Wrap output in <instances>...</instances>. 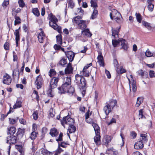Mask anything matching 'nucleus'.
<instances>
[{
    "instance_id": "1",
    "label": "nucleus",
    "mask_w": 155,
    "mask_h": 155,
    "mask_svg": "<svg viewBox=\"0 0 155 155\" xmlns=\"http://www.w3.org/2000/svg\"><path fill=\"white\" fill-rule=\"evenodd\" d=\"M75 82L77 84L81 90H83L82 92V94L83 95L85 92L84 90L86 88V81L84 77L78 74L75 75Z\"/></svg>"
},
{
    "instance_id": "2",
    "label": "nucleus",
    "mask_w": 155,
    "mask_h": 155,
    "mask_svg": "<svg viewBox=\"0 0 155 155\" xmlns=\"http://www.w3.org/2000/svg\"><path fill=\"white\" fill-rule=\"evenodd\" d=\"M49 25L54 30H57L59 33H61V28L58 25L57 23L58 21V19L55 16L53 15L52 13L50 15Z\"/></svg>"
},
{
    "instance_id": "3",
    "label": "nucleus",
    "mask_w": 155,
    "mask_h": 155,
    "mask_svg": "<svg viewBox=\"0 0 155 155\" xmlns=\"http://www.w3.org/2000/svg\"><path fill=\"white\" fill-rule=\"evenodd\" d=\"M74 20L78 25V28L81 30L85 29L89 22L88 21L82 20L81 17L79 16L75 17Z\"/></svg>"
},
{
    "instance_id": "4",
    "label": "nucleus",
    "mask_w": 155,
    "mask_h": 155,
    "mask_svg": "<svg viewBox=\"0 0 155 155\" xmlns=\"http://www.w3.org/2000/svg\"><path fill=\"white\" fill-rule=\"evenodd\" d=\"M117 104V101L113 99L110 100L109 102L106 103V104L104 108V110L106 115L111 112Z\"/></svg>"
},
{
    "instance_id": "5",
    "label": "nucleus",
    "mask_w": 155,
    "mask_h": 155,
    "mask_svg": "<svg viewBox=\"0 0 155 155\" xmlns=\"http://www.w3.org/2000/svg\"><path fill=\"white\" fill-rule=\"evenodd\" d=\"M110 18L113 20V19L119 23H120L122 22V17L121 14L117 10L115 9H113L111 12L110 13Z\"/></svg>"
},
{
    "instance_id": "6",
    "label": "nucleus",
    "mask_w": 155,
    "mask_h": 155,
    "mask_svg": "<svg viewBox=\"0 0 155 155\" xmlns=\"http://www.w3.org/2000/svg\"><path fill=\"white\" fill-rule=\"evenodd\" d=\"M61 125L65 128V124H68L70 125L72 124H74V120L71 118L70 116L68 115L64 117L62 120H61Z\"/></svg>"
},
{
    "instance_id": "7",
    "label": "nucleus",
    "mask_w": 155,
    "mask_h": 155,
    "mask_svg": "<svg viewBox=\"0 0 155 155\" xmlns=\"http://www.w3.org/2000/svg\"><path fill=\"white\" fill-rule=\"evenodd\" d=\"M60 76L58 75L57 77H53L50 81V87L48 90L50 93H51L52 89L56 88L58 82L60 79Z\"/></svg>"
},
{
    "instance_id": "8",
    "label": "nucleus",
    "mask_w": 155,
    "mask_h": 155,
    "mask_svg": "<svg viewBox=\"0 0 155 155\" xmlns=\"http://www.w3.org/2000/svg\"><path fill=\"white\" fill-rule=\"evenodd\" d=\"M71 84H62L61 87L58 88V93L60 94H65L68 91V89L71 87Z\"/></svg>"
},
{
    "instance_id": "9",
    "label": "nucleus",
    "mask_w": 155,
    "mask_h": 155,
    "mask_svg": "<svg viewBox=\"0 0 155 155\" xmlns=\"http://www.w3.org/2000/svg\"><path fill=\"white\" fill-rule=\"evenodd\" d=\"M18 137L14 135H9L6 138V143L10 145L14 144L18 141Z\"/></svg>"
},
{
    "instance_id": "10",
    "label": "nucleus",
    "mask_w": 155,
    "mask_h": 155,
    "mask_svg": "<svg viewBox=\"0 0 155 155\" xmlns=\"http://www.w3.org/2000/svg\"><path fill=\"white\" fill-rule=\"evenodd\" d=\"M43 82V79L41 76L38 75L36 77L35 84L36 85L38 89L41 87Z\"/></svg>"
},
{
    "instance_id": "11",
    "label": "nucleus",
    "mask_w": 155,
    "mask_h": 155,
    "mask_svg": "<svg viewBox=\"0 0 155 155\" xmlns=\"http://www.w3.org/2000/svg\"><path fill=\"white\" fill-rule=\"evenodd\" d=\"M63 134L61 133L59 135L58 138H56V140L58 143V146L59 147H62L63 148H65L66 146L67 143L64 142H61V143H59V141L62 140Z\"/></svg>"
},
{
    "instance_id": "12",
    "label": "nucleus",
    "mask_w": 155,
    "mask_h": 155,
    "mask_svg": "<svg viewBox=\"0 0 155 155\" xmlns=\"http://www.w3.org/2000/svg\"><path fill=\"white\" fill-rule=\"evenodd\" d=\"M12 81V78L8 74L6 73L4 75L3 80V84L9 85L11 84Z\"/></svg>"
},
{
    "instance_id": "13",
    "label": "nucleus",
    "mask_w": 155,
    "mask_h": 155,
    "mask_svg": "<svg viewBox=\"0 0 155 155\" xmlns=\"http://www.w3.org/2000/svg\"><path fill=\"white\" fill-rule=\"evenodd\" d=\"M73 68L71 64L69 63L64 70V73L66 75L73 73Z\"/></svg>"
},
{
    "instance_id": "14",
    "label": "nucleus",
    "mask_w": 155,
    "mask_h": 155,
    "mask_svg": "<svg viewBox=\"0 0 155 155\" xmlns=\"http://www.w3.org/2000/svg\"><path fill=\"white\" fill-rule=\"evenodd\" d=\"M65 55L68 58L70 62H72L74 60L75 54L72 51H68L65 52Z\"/></svg>"
},
{
    "instance_id": "15",
    "label": "nucleus",
    "mask_w": 155,
    "mask_h": 155,
    "mask_svg": "<svg viewBox=\"0 0 155 155\" xmlns=\"http://www.w3.org/2000/svg\"><path fill=\"white\" fill-rule=\"evenodd\" d=\"M37 37L39 42L40 43H43L45 38L44 31H41L39 33Z\"/></svg>"
},
{
    "instance_id": "16",
    "label": "nucleus",
    "mask_w": 155,
    "mask_h": 155,
    "mask_svg": "<svg viewBox=\"0 0 155 155\" xmlns=\"http://www.w3.org/2000/svg\"><path fill=\"white\" fill-rule=\"evenodd\" d=\"M16 130V129L15 127L12 126L8 127L7 128V134L8 135H13L15 133Z\"/></svg>"
},
{
    "instance_id": "17",
    "label": "nucleus",
    "mask_w": 155,
    "mask_h": 155,
    "mask_svg": "<svg viewBox=\"0 0 155 155\" xmlns=\"http://www.w3.org/2000/svg\"><path fill=\"white\" fill-rule=\"evenodd\" d=\"M59 133V131L57 129L54 127H53L50 129L49 134L52 137H57Z\"/></svg>"
},
{
    "instance_id": "18",
    "label": "nucleus",
    "mask_w": 155,
    "mask_h": 155,
    "mask_svg": "<svg viewBox=\"0 0 155 155\" xmlns=\"http://www.w3.org/2000/svg\"><path fill=\"white\" fill-rule=\"evenodd\" d=\"M120 40L121 42V49H123L124 50L127 51L128 48V46L127 44L126 43V41L122 38Z\"/></svg>"
},
{
    "instance_id": "19",
    "label": "nucleus",
    "mask_w": 155,
    "mask_h": 155,
    "mask_svg": "<svg viewBox=\"0 0 155 155\" xmlns=\"http://www.w3.org/2000/svg\"><path fill=\"white\" fill-rule=\"evenodd\" d=\"M95 134L96 136L94 137V141L97 145H100L101 144L100 132Z\"/></svg>"
},
{
    "instance_id": "20",
    "label": "nucleus",
    "mask_w": 155,
    "mask_h": 155,
    "mask_svg": "<svg viewBox=\"0 0 155 155\" xmlns=\"http://www.w3.org/2000/svg\"><path fill=\"white\" fill-rule=\"evenodd\" d=\"M143 143L141 141H137L134 145V148L137 150L143 148Z\"/></svg>"
},
{
    "instance_id": "21",
    "label": "nucleus",
    "mask_w": 155,
    "mask_h": 155,
    "mask_svg": "<svg viewBox=\"0 0 155 155\" xmlns=\"http://www.w3.org/2000/svg\"><path fill=\"white\" fill-rule=\"evenodd\" d=\"M112 139L111 137L108 135H105L103 141L104 142V145L107 146L108 143L110 142Z\"/></svg>"
},
{
    "instance_id": "22",
    "label": "nucleus",
    "mask_w": 155,
    "mask_h": 155,
    "mask_svg": "<svg viewBox=\"0 0 155 155\" xmlns=\"http://www.w3.org/2000/svg\"><path fill=\"white\" fill-rule=\"evenodd\" d=\"M97 59H98L97 62L101 66H104V62L103 60V58L102 55V53H100V54L98 55Z\"/></svg>"
},
{
    "instance_id": "23",
    "label": "nucleus",
    "mask_w": 155,
    "mask_h": 155,
    "mask_svg": "<svg viewBox=\"0 0 155 155\" xmlns=\"http://www.w3.org/2000/svg\"><path fill=\"white\" fill-rule=\"evenodd\" d=\"M14 35L15 36L16 44V46L18 45V42L20 40V33L18 29H16L15 30V31L14 32Z\"/></svg>"
},
{
    "instance_id": "24",
    "label": "nucleus",
    "mask_w": 155,
    "mask_h": 155,
    "mask_svg": "<svg viewBox=\"0 0 155 155\" xmlns=\"http://www.w3.org/2000/svg\"><path fill=\"white\" fill-rule=\"evenodd\" d=\"M81 33L83 35H85L88 37H91L92 35V34L90 32L88 29L87 28L84 29L81 31Z\"/></svg>"
},
{
    "instance_id": "25",
    "label": "nucleus",
    "mask_w": 155,
    "mask_h": 155,
    "mask_svg": "<svg viewBox=\"0 0 155 155\" xmlns=\"http://www.w3.org/2000/svg\"><path fill=\"white\" fill-rule=\"evenodd\" d=\"M25 132V130L24 129H21L19 128L18 129V131L16 134V136L18 137L20 136L22 137Z\"/></svg>"
},
{
    "instance_id": "26",
    "label": "nucleus",
    "mask_w": 155,
    "mask_h": 155,
    "mask_svg": "<svg viewBox=\"0 0 155 155\" xmlns=\"http://www.w3.org/2000/svg\"><path fill=\"white\" fill-rule=\"evenodd\" d=\"M137 73L138 75L140 76L142 78H143L144 76L146 78L148 76V73L145 71H143L142 70H139Z\"/></svg>"
},
{
    "instance_id": "27",
    "label": "nucleus",
    "mask_w": 155,
    "mask_h": 155,
    "mask_svg": "<svg viewBox=\"0 0 155 155\" xmlns=\"http://www.w3.org/2000/svg\"><path fill=\"white\" fill-rule=\"evenodd\" d=\"M122 39V38H119L118 40L116 39H113L112 40V44L114 47H116L118 46L120 44V43L121 42L120 40H121V39Z\"/></svg>"
},
{
    "instance_id": "28",
    "label": "nucleus",
    "mask_w": 155,
    "mask_h": 155,
    "mask_svg": "<svg viewBox=\"0 0 155 155\" xmlns=\"http://www.w3.org/2000/svg\"><path fill=\"white\" fill-rule=\"evenodd\" d=\"M143 143H145L147 141V139L146 134H140V140Z\"/></svg>"
},
{
    "instance_id": "29",
    "label": "nucleus",
    "mask_w": 155,
    "mask_h": 155,
    "mask_svg": "<svg viewBox=\"0 0 155 155\" xmlns=\"http://www.w3.org/2000/svg\"><path fill=\"white\" fill-rule=\"evenodd\" d=\"M16 148L20 153V155H24V150L21 145H16Z\"/></svg>"
},
{
    "instance_id": "30",
    "label": "nucleus",
    "mask_w": 155,
    "mask_h": 155,
    "mask_svg": "<svg viewBox=\"0 0 155 155\" xmlns=\"http://www.w3.org/2000/svg\"><path fill=\"white\" fill-rule=\"evenodd\" d=\"M143 97H138L137 99L136 104H135V107H138L140 104L143 102Z\"/></svg>"
},
{
    "instance_id": "31",
    "label": "nucleus",
    "mask_w": 155,
    "mask_h": 155,
    "mask_svg": "<svg viewBox=\"0 0 155 155\" xmlns=\"http://www.w3.org/2000/svg\"><path fill=\"white\" fill-rule=\"evenodd\" d=\"M71 78L70 77H67L63 78V84H71Z\"/></svg>"
},
{
    "instance_id": "32",
    "label": "nucleus",
    "mask_w": 155,
    "mask_h": 155,
    "mask_svg": "<svg viewBox=\"0 0 155 155\" xmlns=\"http://www.w3.org/2000/svg\"><path fill=\"white\" fill-rule=\"evenodd\" d=\"M76 130V127L73 125V124L69 125L68 130L70 134L74 133Z\"/></svg>"
},
{
    "instance_id": "33",
    "label": "nucleus",
    "mask_w": 155,
    "mask_h": 155,
    "mask_svg": "<svg viewBox=\"0 0 155 155\" xmlns=\"http://www.w3.org/2000/svg\"><path fill=\"white\" fill-rule=\"evenodd\" d=\"M145 55L148 57H154L155 56L154 52H151L149 49H147L145 53Z\"/></svg>"
},
{
    "instance_id": "34",
    "label": "nucleus",
    "mask_w": 155,
    "mask_h": 155,
    "mask_svg": "<svg viewBox=\"0 0 155 155\" xmlns=\"http://www.w3.org/2000/svg\"><path fill=\"white\" fill-rule=\"evenodd\" d=\"M57 42L58 44L61 45L62 43V36L61 35H57L56 36Z\"/></svg>"
},
{
    "instance_id": "35",
    "label": "nucleus",
    "mask_w": 155,
    "mask_h": 155,
    "mask_svg": "<svg viewBox=\"0 0 155 155\" xmlns=\"http://www.w3.org/2000/svg\"><path fill=\"white\" fill-rule=\"evenodd\" d=\"M67 59L64 58H63L60 61L59 64L61 65L64 67L65 65L67 64Z\"/></svg>"
},
{
    "instance_id": "36",
    "label": "nucleus",
    "mask_w": 155,
    "mask_h": 155,
    "mask_svg": "<svg viewBox=\"0 0 155 155\" xmlns=\"http://www.w3.org/2000/svg\"><path fill=\"white\" fill-rule=\"evenodd\" d=\"M21 103L22 102L21 101L17 100L16 101V103L13 106V108L15 109L21 107Z\"/></svg>"
},
{
    "instance_id": "37",
    "label": "nucleus",
    "mask_w": 155,
    "mask_h": 155,
    "mask_svg": "<svg viewBox=\"0 0 155 155\" xmlns=\"http://www.w3.org/2000/svg\"><path fill=\"white\" fill-rule=\"evenodd\" d=\"M116 71L118 74H120L126 72V70L123 68L122 66H120V68H117L116 69Z\"/></svg>"
},
{
    "instance_id": "38",
    "label": "nucleus",
    "mask_w": 155,
    "mask_h": 155,
    "mask_svg": "<svg viewBox=\"0 0 155 155\" xmlns=\"http://www.w3.org/2000/svg\"><path fill=\"white\" fill-rule=\"evenodd\" d=\"M97 14L98 11L97 9L96 8H94L93 12L91 16V18L93 19H94L97 17Z\"/></svg>"
},
{
    "instance_id": "39",
    "label": "nucleus",
    "mask_w": 155,
    "mask_h": 155,
    "mask_svg": "<svg viewBox=\"0 0 155 155\" xmlns=\"http://www.w3.org/2000/svg\"><path fill=\"white\" fill-rule=\"evenodd\" d=\"M92 124V126L94 128L95 133H98V132H100V129L98 125L97 124L93 123Z\"/></svg>"
},
{
    "instance_id": "40",
    "label": "nucleus",
    "mask_w": 155,
    "mask_h": 155,
    "mask_svg": "<svg viewBox=\"0 0 155 155\" xmlns=\"http://www.w3.org/2000/svg\"><path fill=\"white\" fill-rule=\"evenodd\" d=\"M81 74L83 75V76H81L83 77H84L83 76L88 77L89 76L90 73L88 71L86 70H84H84H83L81 72Z\"/></svg>"
},
{
    "instance_id": "41",
    "label": "nucleus",
    "mask_w": 155,
    "mask_h": 155,
    "mask_svg": "<svg viewBox=\"0 0 155 155\" xmlns=\"http://www.w3.org/2000/svg\"><path fill=\"white\" fill-rule=\"evenodd\" d=\"M135 16L137 21L139 23H140L142 19V16L139 13H137V12L135 13Z\"/></svg>"
},
{
    "instance_id": "42",
    "label": "nucleus",
    "mask_w": 155,
    "mask_h": 155,
    "mask_svg": "<svg viewBox=\"0 0 155 155\" xmlns=\"http://www.w3.org/2000/svg\"><path fill=\"white\" fill-rule=\"evenodd\" d=\"M38 133L35 131H32L30 135V138L32 140H34L37 137Z\"/></svg>"
},
{
    "instance_id": "43",
    "label": "nucleus",
    "mask_w": 155,
    "mask_h": 155,
    "mask_svg": "<svg viewBox=\"0 0 155 155\" xmlns=\"http://www.w3.org/2000/svg\"><path fill=\"white\" fill-rule=\"evenodd\" d=\"M97 0H91V6L93 7L94 8H96L98 7L97 4Z\"/></svg>"
},
{
    "instance_id": "44",
    "label": "nucleus",
    "mask_w": 155,
    "mask_h": 155,
    "mask_svg": "<svg viewBox=\"0 0 155 155\" xmlns=\"http://www.w3.org/2000/svg\"><path fill=\"white\" fill-rule=\"evenodd\" d=\"M41 153L43 155H52V153L48 151L46 149H43L41 151Z\"/></svg>"
},
{
    "instance_id": "45",
    "label": "nucleus",
    "mask_w": 155,
    "mask_h": 155,
    "mask_svg": "<svg viewBox=\"0 0 155 155\" xmlns=\"http://www.w3.org/2000/svg\"><path fill=\"white\" fill-rule=\"evenodd\" d=\"M67 2L68 6L70 7L71 8H73L75 5L73 0H67Z\"/></svg>"
},
{
    "instance_id": "46",
    "label": "nucleus",
    "mask_w": 155,
    "mask_h": 155,
    "mask_svg": "<svg viewBox=\"0 0 155 155\" xmlns=\"http://www.w3.org/2000/svg\"><path fill=\"white\" fill-rule=\"evenodd\" d=\"M32 12L37 17L39 16L40 15V13L37 8L33 9Z\"/></svg>"
},
{
    "instance_id": "47",
    "label": "nucleus",
    "mask_w": 155,
    "mask_h": 155,
    "mask_svg": "<svg viewBox=\"0 0 155 155\" xmlns=\"http://www.w3.org/2000/svg\"><path fill=\"white\" fill-rule=\"evenodd\" d=\"M18 119V117H17L15 119L12 118H9V120L10 124H15L17 121Z\"/></svg>"
},
{
    "instance_id": "48",
    "label": "nucleus",
    "mask_w": 155,
    "mask_h": 155,
    "mask_svg": "<svg viewBox=\"0 0 155 155\" xmlns=\"http://www.w3.org/2000/svg\"><path fill=\"white\" fill-rule=\"evenodd\" d=\"M15 21L14 25H16L17 24L21 23V19L19 17L17 16H15Z\"/></svg>"
},
{
    "instance_id": "49",
    "label": "nucleus",
    "mask_w": 155,
    "mask_h": 155,
    "mask_svg": "<svg viewBox=\"0 0 155 155\" xmlns=\"http://www.w3.org/2000/svg\"><path fill=\"white\" fill-rule=\"evenodd\" d=\"M74 92V88L73 87H71H71H70L68 89V91H66V93H69L70 94H72Z\"/></svg>"
},
{
    "instance_id": "50",
    "label": "nucleus",
    "mask_w": 155,
    "mask_h": 155,
    "mask_svg": "<svg viewBox=\"0 0 155 155\" xmlns=\"http://www.w3.org/2000/svg\"><path fill=\"white\" fill-rule=\"evenodd\" d=\"M114 149L113 147L108 148L107 150L106 153L108 154H111L113 153H114L115 152L114 151Z\"/></svg>"
},
{
    "instance_id": "51",
    "label": "nucleus",
    "mask_w": 155,
    "mask_h": 155,
    "mask_svg": "<svg viewBox=\"0 0 155 155\" xmlns=\"http://www.w3.org/2000/svg\"><path fill=\"white\" fill-rule=\"evenodd\" d=\"M17 74H18V78L19 77V71L17 69H14L13 71V73H12V76H13L14 77Z\"/></svg>"
},
{
    "instance_id": "52",
    "label": "nucleus",
    "mask_w": 155,
    "mask_h": 155,
    "mask_svg": "<svg viewBox=\"0 0 155 155\" xmlns=\"http://www.w3.org/2000/svg\"><path fill=\"white\" fill-rule=\"evenodd\" d=\"M64 151V150L61 148L60 147L58 146V147L57 149L54 151L57 153L58 155L60 154L62 152Z\"/></svg>"
},
{
    "instance_id": "53",
    "label": "nucleus",
    "mask_w": 155,
    "mask_h": 155,
    "mask_svg": "<svg viewBox=\"0 0 155 155\" xmlns=\"http://www.w3.org/2000/svg\"><path fill=\"white\" fill-rule=\"evenodd\" d=\"M18 120H19V122L20 124H22L23 125H25L26 124V122L24 119L22 118H18Z\"/></svg>"
},
{
    "instance_id": "54",
    "label": "nucleus",
    "mask_w": 155,
    "mask_h": 155,
    "mask_svg": "<svg viewBox=\"0 0 155 155\" xmlns=\"http://www.w3.org/2000/svg\"><path fill=\"white\" fill-rule=\"evenodd\" d=\"M142 25L144 26L146 28L148 27H150V23L144 21H142Z\"/></svg>"
},
{
    "instance_id": "55",
    "label": "nucleus",
    "mask_w": 155,
    "mask_h": 155,
    "mask_svg": "<svg viewBox=\"0 0 155 155\" xmlns=\"http://www.w3.org/2000/svg\"><path fill=\"white\" fill-rule=\"evenodd\" d=\"M143 109H141L139 111V119L142 118L144 116L143 115Z\"/></svg>"
},
{
    "instance_id": "56",
    "label": "nucleus",
    "mask_w": 155,
    "mask_h": 155,
    "mask_svg": "<svg viewBox=\"0 0 155 155\" xmlns=\"http://www.w3.org/2000/svg\"><path fill=\"white\" fill-rule=\"evenodd\" d=\"M32 116L33 118V119L35 120H36L37 119L38 117V112L37 111H34L33 114H32Z\"/></svg>"
},
{
    "instance_id": "57",
    "label": "nucleus",
    "mask_w": 155,
    "mask_h": 155,
    "mask_svg": "<svg viewBox=\"0 0 155 155\" xmlns=\"http://www.w3.org/2000/svg\"><path fill=\"white\" fill-rule=\"evenodd\" d=\"M116 123V120L115 119L112 118L111 119L110 121L109 122H107L106 123L108 125H111L113 123Z\"/></svg>"
},
{
    "instance_id": "58",
    "label": "nucleus",
    "mask_w": 155,
    "mask_h": 155,
    "mask_svg": "<svg viewBox=\"0 0 155 155\" xmlns=\"http://www.w3.org/2000/svg\"><path fill=\"white\" fill-rule=\"evenodd\" d=\"M113 64L115 67L117 69L119 68L118 63L117 60L116 59H114L113 60Z\"/></svg>"
},
{
    "instance_id": "59",
    "label": "nucleus",
    "mask_w": 155,
    "mask_h": 155,
    "mask_svg": "<svg viewBox=\"0 0 155 155\" xmlns=\"http://www.w3.org/2000/svg\"><path fill=\"white\" fill-rule=\"evenodd\" d=\"M84 11L82 10L81 8H77V13L76 14H80L81 15H83Z\"/></svg>"
},
{
    "instance_id": "60",
    "label": "nucleus",
    "mask_w": 155,
    "mask_h": 155,
    "mask_svg": "<svg viewBox=\"0 0 155 155\" xmlns=\"http://www.w3.org/2000/svg\"><path fill=\"white\" fill-rule=\"evenodd\" d=\"M149 74L150 78H153L155 77V73L154 71L150 70L149 71Z\"/></svg>"
},
{
    "instance_id": "61",
    "label": "nucleus",
    "mask_w": 155,
    "mask_h": 155,
    "mask_svg": "<svg viewBox=\"0 0 155 155\" xmlns=\"http://www.w3.org/2000/svg\"><path fill=\"white\" fill-rule=\"evenodd\" d=\"M49 75L51 77L54 75L56 74L55 71L53 69H51L49 71Z\"/></svg>"
},
{
    "instance_id": "62",
    "label": "nucleus",
    "mask_w": 155,
    "mask_h": 155,
    "mask_svg": "<svg viewBox=\"0 0 155 155\" xmlns=\"http://www.w3.org/2000/svg\"><path fill=\"white\" fill-rule=\"evenodd\" d=\"M18 3L20 7L23 8L25 5L23 0H18Z\"/></svg>"
},
{
    "instance_id": "63",
    "label": "nucleus",
    "mask_w": 155,
    "mask_h": 155,
    "mask_svg": "<svg viewBox=\"0 0 155 155\" xmlns=\"http://www.w3.org/2000/svg\"><path fill=\"white\" fill-rule=\"evenodd\" d=\"M9 4L8 0H5L3 2L2 5L3 7H6Z\"/></svg>"
},
{
    "instance_id": "64",
    "label": "nucleus",
    "mask_w": 155,
    "mask_h": 155,
    "mask_svg": "<svg viewBox=\"0 0 155 155\" xmlns=\"http://www.w3.org/2000/svg\"><path fill=\"white\" fill-rule=\"evenodd\" d=\"M154 5H148L147 6V8L148 10L150 12H152L153 11V9Z\"/></svg>"
}]
</instances>
